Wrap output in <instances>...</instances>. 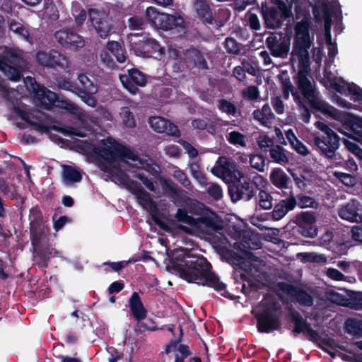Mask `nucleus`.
Instances as JSON below:
<instances>
[{
  "label": "nucleus",
  "instance_id": "20",
  "mask_svg": "<svg viewBox=\"0 0 362 362\" xmlns=\"http://www.w3.org/2000/svg\"><path fill=\"white\" fill-rule=\"evenodd\" d=\"M133 37L134 35L131 34L129 38L132 43V47L136 55L146 57L152 53L158 52L160 54L163 53V48L154 39L144 38L141 41V44H137L136 42H133Z\"/></svg>",
  "mask_w": 362,
  "mask_h": 362
},
{
  "label": "nucleus",
  "instance_id": "55",
  "mask_svg": "<svg viewBox=\"0 0 362 362\" xmlns=\"http://www.w3.org/2000/svg\"><path fill=\"white\" fill-rule=\"evenodd\" d=\"M37 62L44 66H52L51 61V51L49 52H38L36 55Z\"/></svg>",
  "mask_w": 362,
  "mask_h": 362
},
{
  "label": "nucleus",
  "instance_id": "15",
  "mask_svg": "<svg viewBox=\"0 0 362 362\" xmlns=\"http://www.w3.org/2000/svg\"><path fill=\"white\" fill-rule=\"evenodd\" d=\"M312 22L309 17H305L296 23L294 26V38L293 45H312L314 35L310 34Z\"/></svg>",
  "mask_w": 362,
  "mask_h": 362
},
{
  "label": "nucleus",
  "instance_id": "8",
  "mask_svg": "<svg viewBox=\"0 0 362 362\" xmlns=\"http://www.w3.org/2000/svg\"><path fill=\"white\" fill-rule=\"evenodd\" d=\"M145 14L149 23L158 29L171 30L182 27L184 23L182 18L178 14L170 15L160 13L153 6L148 7Z\"/></svg>",
  "mask_w": 362,
  "mask_h": 362
},
{
  "label": "nucleus",
  "instance_id": "29",
  "mask_svg": "<svg viewBox=\"0 0 362 362\" xmlns=\"http://www.w3.org/2000/svg\"><path fill=\"white\" fill-rule=\"evenodd\" d=\"M282 289L288 295L294 296L300 303L304 305L310 306L313 304V298L310 295L303 291L298 289L290 285H284Z\"/></svg>",
  "mask_w": 362,
  "mask_h": 362
},
{
  "label": "nucleus",
  "instance_id": "11",
  "mask_svg": "<svg viewBox=\"0 0 362 362\" xmlns=\"http://www.w3.org/2000/svg\"><path fill=\"white\" fill-rule=\"evenodd\" d=\"M211 172L225 182H241V178L243 177V173L238 168L236 164L224 156L218 158Z\"/></svg>",
  "mask_w": 362,
  "mask_h": 362
},
{
  "label": "nucleus",
  "instance_id": "23",
  "mask_svg": "<svg viewBox=\"0 0 362 362\" xmlns=\"http://www.w3.org/2000/svg\"><path fill=\"white\" fill-rule=\"evenodd\" d=\"M30 236L33 244H37L40 239L41 233L45 232L44 227H41L40 221L42 219L41 213L35 209L30 210Z\"/></svg>",
  "mask_w": 362,
  "mask_h": 362
},
{
  "label": "nucleus",
  "instance_id": "52",
  "mask_svg": "<svg viewBox=\"0 0 362 362\" xmlns=\"http://www.w3.org/2000/svg\"><path fill=\"white\" fill-rule=\"evenodd\" d=\"M228 141L233 145H239L242 147L246 146L245 136L238 132L233 131L228 134Z\"/></svg>",
  "mask_w": 362,
  "mask_h": 362
},
{
  "label": "nucleus",
  "instance_id": "51",
  "mask_svg": "<svg viewBox=\"0 0 362 362\" xmlns=\"http://www.w3.org/2000/svg\"><path fill=\"white\" fill-rule=\"evenodd\" d=\"M172 175L173 177L175 180H177L185 187L187 189L191 188L192 186L190 181L187 178L186 174L182 170L177 168V167H173V173Z\"/></svg>",
  "mask_w": 362,
  "mask_h": 362
},
{
  "label": "nucleus",
  "instance_id": "36",
  "mask_svg": "<svg viewBox=\"0 0 362 362\" xmlns=\"http://www.w3.org/2000/svg\"><path fill=\"white\" fill-rule=\"evenodd\" d=\"M71 13L78 25L83 24L87 18L86 11L82 8L78 2H73L71 5Z\"/></svg>",
  "mask_w": 362,
  "mask_h": 362
},
{
  "label": "nucleus",
  "instance_id": "40",
  "mask_svg": "<svg viewBox=\"0 0 362 362\" xmlns=\"http://www.w3.org/2000/svg\"><path fill=\"white\" fill-rule=\"evenodd\" d=\"M0 71H1L11 81H17L21 78L20 71L14 67H12L0 60Z\"/></svg>",
  "mask_w": 362,
  "mask_h": 362
},
{
  "label": "nucleus",
  "instance_id": "16",
  "mask_svg": "<svg viewBox=\"0 0 362 362\" xmlns=\"http://www.w3.org/2000/svg\"><path fill=\"white\" fill-rule=\"evenodd\" d=\"M57 41L63 47L71 50L76 51L85 45L81 36L69 30H59L54 33Z\"/></svg>",
  "mask_w": 362,
  "mask_h": 362
},
{
  "label": "nucleus",
  "instance_id": "24",
  "mask_svg": "<svg viewBox=\"0 0 362 362\" xmlns=\"http://www.w3.org/2000/svg\"><path fill=\"white\" fill-rule=\"evenodd\" d=\"M297 205L296 198L291 195L286 199L278 203L272 211V216L274 220H280L289 211L293 210Z\"/></svg>",
  "mask_w": 362,
  "mask_h": 362
},
{
  "label": "nucleus",
  "instance_id": "31",
  "mask_svg": "<svg viewBox=\"0 0 362 362\" xmlns=\"http://www.w3.org/2000/svg\"><path fill=\"white\" fill-rule=\"evenodd\" d=\"M133 193L136 195L139 203L146 210L153 212L156 209V205L152 201L150 194L143 189L135 187L132 189Z\"/></svg>",
  "mask_w": 362,
  "mask_h": 362
},
{
  "label": "nucleus",
  "instance_id": "45",
  "mask_svg": "<svg viewBox=\"0 0 362 362\" xmlns=\"http://www.w3.org/2000/svg\"><path fill=\"white\" fill-rule=\"evenodd\" d=\"M11 31L21 35L25 40L32 43L29 31L19 22H11L9 25Z\"/></svg>",
  "mask_w": 362,
  "mask_h": 362
},
{
  "label": "nucleus",
  "instance_id": "26",
  "mask_svg": "<svg viewBox=\"0 0 362 362\" xmlns=\"http://www.w3.org/2000/svg\"><path fill=\"white\" fill-rule=\"evenodd\" d=\"M267 43L273 56L281 58L287 57L289 45L286 42H278L275 37H269Z\"/></svg>",
  "mask_w": 362,
  "mask_h": 362
},
{
  "label": "nucleus",
  "instance_id": "44",
  "mask_svg": "<svg viewBox=\"0 0 362 362\" xmlns=\"http://www.w3.org/2000/svg\"><path fill=\"white\" fill-rule=\"evenodd\" d=\"M119 115L122 119V124L125 127L133 128L135 127V120L129 107H122L119 112Z\"/></svg>",
  "mask_w": 362,
  "mask_h": 362
},
{
  "label": "nucleus",
  "instance_id": "47",
  "mask_svg": "<svg viewBox=\"0 0 362 362\" xmlns=\"http://www.w3.org/2000/svg\"><path fill=\"white\" fill-rule=\"evenodd\" d=\"M326 274L334 281H344L349 283L356 282L355 278L345 276L341 272L334 268H329L326 272Z\"/></svg>",
  "mask_w": 362,
  "mask_h": 362
},
{
  "label": "nucleus",
  "instance_id": "19",
  "mask_svg": "<svg viewBox=\"0 0 362 362\" xmlns=\"http://www.w3.org/2000/svg\"><path fill=\"white\" fill-rule=\"evenodd\" d=\"M314 141L321 153L328 158H333L339 146V139L337 134L326 135L322 138L315 136Z\"/></svg>",
  "mask_w": 362,
  "mask_h": 362
},
{
  "label": "nucleus",
  "instance_id": "59",
  "mask_svg": "<svg viewBox=\"0 0 362 362\" xmlns=\"http://www.w3.org/2000/svg\"><path fill=\"white\" fill-rule=\"evenodd\" d=\"M327 298L332 303H334L337 305H345L346 299L342 295H340L339 293L334 292V291H329L327 293Z\"/></svg>",
  "mask_w": 362,
  "mask_h": 362
},
{
  "label": "nucleus",
  "instance_id": "53",
  "mask_svg": "<svg viewBox=\"0 0 362 362\" xmlns=\"http://www.w3.org/2000/svg\"><path fill=\"white\" fill-rule=\"evenodd\" d=\"M264 158L260 155H252L250 156V163L252 168L258 171H263L264 167Z\"/></svg>",
  "mask_w": 362,
  "mask_h": 362
},
{
  "label": "nucleus",
  "instance_id": "12",
  "mask_svg": "<svg viewBox=\"0 0 362 362\" xmlns=\"http://www.w3.org/2000/svg\"><path fill=\"white\" fill-rule=\"evenodd\" d=\"M312 45H293L290 62L295 71H310L309 49Z\"/></svg>",
  "mask_w": 362,
  "mask_h": 362
},
{
  "label": "nucleus",
  "instance_id": "4",
  "mask_svg": "<svg viewBox=\"0 0 362 362\" xmlns=\"http://www.w3.org/2000/svg\"><path fill=\"white\" fill-rule=\"evenodd\" d=\"M297 81L299 89L308 100L310 107L321 113L328 115L349 127L360 136L362 143V118L351 113L340 111L323 100L319 92L313 88L307 77L309 71L299 70Z\"/></svg>",
  "mask_w": 362,
  "mask_h": 362
},
{
  "label": "nucleus",
  "instance_id": "13",
  "mask_svg": "<svg viewBox=\"0 0 362 362\" xmlns=\"http://www.w3.org/2000/svg\"><path fill=\"white\" fill-rule=\"evenodd\" d=\"M129 303L131 311L137 321V327L139 331L144 332L145 330L154 329L153 326L149 325V324L152 323L151 320L144 321L146 317V310L137 293H134L132 295Z\"/></svg>",
  "mask_w": 362,
  "mask_h": 362
},
{
  "label": "nucleus",
  "instance_id": "25",
  "mask_svg": "<svg viewBox=\"0 0 362 362\" xmlns=\"http://www.w3.org/2000/svg\"><path fill=\"white\" fill-rule=\"evenodd\" d=\"M62 168V181L66 186H71L76 182H79L83 176V171L78 168L63 165Z\"/></svg>",
  "mask_w": 362,
  "mask_h": 362
},
{
  "label": "nucleus",
  "instance_id": "2",
  "mask_svg": "<svg viewBox=\"0 0 362 362\" xmlns=\"http://www.w3.org/2000/svg\"><path fill=\"white\" fill-rule=\"evenodd\" d=\"M58 106L74 115L77 119L78 127H47L46 125V115L37 110H30L21 107L18 109L17 112L19 117L33 127L35 130L45 134L57 144L62 142V139L57 133H60L65 136L85 137L90 132L93 126L97 124V119L93 115L81 110L76 105L69 100H58Z\"/></svg>",
  "mask_w": 362,
  "mask_h": 362
},
{
  "label": "nucleus",
  "instance_id": "10",
  "mask_svg": "<svg viewBox=\"0 0 362 362\" xmlns=\"http://www.w3.org/2000/svg\"><path fill=\"white\" fill-rule=\"evenodd\" d=\"M27 89L33 92V100L37 106L49 110L57 100V95L37 84L34 78L27 76L24 80Z\"/></svg>",
  "mask_w": 362,
  "mask_h": 362
},
{
  "label": "nucleus",
  "instance_id": "46",
  "mask_svg": "<svg viewBox=\"0 0 362 362\" xmlns=\"http://www.w3.org/2000/svg\"><path fill=\"white\" fill-rule=\"evenodd\" d=\"M298 257L301 259L303 262H325L326 257L322 255H317L314 252H301L298 254Z\"/></svg>",
  "mask_w": 362,
  "mask_h": 362
},
{
  "label": "nucleus",
  "instance_id": "57",
  "mask_svg": "<svg viewBox=\"0 0 362 362\" xmlns=\"http://www.w3.org/2000/svg\"><path fill=\"white\" fill-rule=\"evenodd\" d=\"M57 85L60 89L68 90L75 94H76L80 89L71 82L63 78H58L57 80Z\"/></svg>",
  "mask_w": 362,
  "mask_h": 362
},
{
  "label": "nucleus",
  "instance_id": "18",
  "mask_svg": "<svg viewBox=\"0 0 362 362\" xmlns=\"http://www.w3.org/2000/svg\"><path fill=\"white\" fill-rule=\"evenodd\" d=\"M119 80L127 90L135 94L138 89L134 86H144L146 82L145 75L136 69L128 70V74H120Z\"/></svg>",
  "mask_w": 362,
  "mask_h": 362
},
{
  "label": "nucleus",
  "instance_id": "3",
  "mask_svg": "<svg viewBox=\"0 0 362 362\" xmlns=\"http://www.w3.org/2000/svg\"><path fill=\"white\" fill-rule=\"evenodd\" d=\"M172 268L180 276L189 283L212 287L222 291L225 285L211 271L209 262L202 257L194 256L185 248H177L170 255Z\"/></svg>",
  "mask_w": 362,
  "mask_h": 362
},
{
  "label": "nucleus",
  "instance_id": "28",
  "mask_svg": "<svg viewBox=\"0 0 362 362\" xmlns=\"http://www.w3.org/2000/svg\"><path fill=\"white\" fill-rule=\"evenodd\" d=\"M253 116L257 121L265 127H269L274 119V115L269 104H265L262 109L255 110Z\"/></svg>",
  "mask_w": 362,
  "mask_h": 362
},
{
  "label": "nucleus",
  "instance_id": "7",
  "mask_svg": "<svg viewBox=\"0 0 362 362\" xmlns=\"http://www.w3.org/2000/svg\"><path fill=\"white\" fill-rule=\"evenodd\" d=\"M262 306H266L262 313H258L255 308L252 313L257 319V328L260 332L269 333L273 330L279 329L281 322L279 317L273 314V311L279 309V306L272 299L266 298L262 301Z\"/></svg>",
  "mask_w": 362,
  "mask_h": 362
},
{
  "label": "nucleus",
  "instance_id": "9",
  "mask_svg": "<svg viewBox=\"0 0 362 362\" xmlns=\"http://www.w3.org/2000/svg\"><path fill=\"white\" fill-rule=\"evenodd\" d=\"M262 11L265 23L270 28H279L282 21L289 16L286 4L280 0H276L271 5L267 2L262 3Z\"/></svg>",
  "mask_w": 362,
  "mask_h": 362
},
{
  "label": "nucleus",
  "instance_id": "30",
  "mask_svg": "<svg viewBox=\"0 0 362 362\" xmlns=\"http://www.w3.org/2000/svg\"><path fill=\"white\" fill-rule=\"evenodd\" d=\"M293 320L295 322L294 332L303 333L306 337L316 339L318 337L317 333L313 330L302 318L298 315L293 314Z\"/></svg>",
  "mask_w": 362,
  "mask_h": 362
},
{
  "label": "nucleus",
  "instance_id": "27",
  "mask_svg": "<svg viewBox=\"0 0 362 362\" xmlns=\"http://www.w3.org/2000/svg\"><path fill=\"white\" fill-rule=\"evenodd\" d=\"M272 183L279 189H286L290 183V178L280 168H273L270 173Z\"/></svg>",
  "mask_w": 362,
  "mask_h": 362
},
{
  "label": "nucleus",
  "instance_id": "41",
  "mask_svg": "<svg viewBox=\"0 0 362 362\" xmlns=\"http://www.w3.org/2000/svg\"><path fill=\"white\" fill-rule=\"evenodd\" d=\"M238 185V190L240 192V196L238 197V199L246 198L247 199H250L253 196L252 189H251L250 183L244 178H241V182L238 181H235Z\"/></svg>",
  "mask_w": 362,
  "mask_h": 362
},
{
  "label": "nucleus",
  "instance_id": "54",
  "mask_svg": "<svg viewBox=\"0 0 362 362\" xmlns=\"http://www.w3.org/2000/svg\"><path fill=\"white\" fill-rule=\"evenodd\" d=\"M317 228L315 226H305L301 228H298V232L301 235L310 238H314L317 235Z\"/></svg>",
  "mask_w": 362,
  "mask_h": 362
},
{
  "label": "nucleus",
  "instance_id": "61",
  "mask_svg": "<svg viewBox=\"0 0 362 362\" xmlns=\"http://www.w3.org/2000/svg\"><path fill=\"white\" fill-rule=\"evenodd\" d=\"M257 144L261 149L272 146L273 140L267 134H262L257 139Z\"/></svg>",
  "mask_w": 362,
  "mask_h": 362
},
{
  "label": "nucleus",
  "instance_id": "49",
  "mask_svg": "<svg viewBox=\"0 0 362 362\" xmlns=\"http://www.w3.org/2000/svg\"><path fill=\"white\" fill-rule=\"evenodd\" d=\"M159 185L161 187L163 193L169 196L177 194V189L175 185L170 180L160 178Z\"/></svg>",
  "mask_w": 362,
  "mask_h": 362
},
{
  "label": "nucleus",
  "instance_id": "35",
  "mask_svg": "<svg viewBox=\"0 0 362 362\" xmlns=\"http://www.w3.org/2000/svg\"><path fill=\"white\" fill-rule=\"evenodd\" d=\"M107 49L115 56L119 63L125 62L126 55L120 44L116 41H110L107 43Z\"/></svg>",
  "mask_w": 362,
  "mask_h": 362
},
{
  "label": "nucleus",
  "instance_id": "33",
  "mask_svg": "<svg viewBox=\"0 0 362 362\" xmlns=\"http://www.w3.org/2000/svg\"><path fill=\"white\" fill-rule=\"evenodd\" d=\"M269 156L272 160L281 165H285L289 162L286 150L281 146L276 145L269 150Z\"/></svg>",
  "mask_w": 362,
  "mask_h": 362
},
{
  "label": "nucleus",
  "instance_id": "14",
  "mask_svg": "<svg viewBox=\"0 0 362 362\" xmlns=\"http://www.w3.org/2000/svg\"><path fill=\"white\" fill-rule=\"evenodd\" d=\"M90 21L97 33L102 38H106L110 32L112 25L108 15L98 9L89 10Z\"/></svg>",
  "mask_w": 362,
  "mask_h": 362
},
{
  "label": "nucleus",
  "instance_id": "6",
  "mask_svg": "<svg viewBox=\"0 0 362 362\" xmlns=\"http://www.w3.org/2000/svg\"><path fill=\"white\" fill-rule=\"evenodd\" d=\"M315 18L318 22H325V38L327 45L329 57H334L337 54V45L332 42L331 25L332 16L340 18L341 16V6L338 0H332L329 4L327 0H318L313 7Z\"/></svg>",
  "mask_w": 362,
  "mask_h": 362
},
{
  "label": "nucleus",
  "instance_id": "62",
  "mask_svg": "<svg viewBox=\"0 0 362 362\" xmlns=\"http://www.w3.org/2000/svg\"><path fill=\"white\" fill-rule=\"evenodd\" d=\"M252 182L256 186V187L259 189V192L262 190H265L268 185L267 180L262 175L256 174L252 178Z\"/></svg>",
  "mask_w": 362,
  "mask_h": 362
},
{
  "label": "nucleus",
  "instance_id": "60",
  "mask_svg": "<svg viewBox=\"0 0 362 362\" xmlns=\"http://www.w3.org/2000/svg\"><path fill=\"white\" fill-rule=\"evenodd\" d=\"M208 193L216 200H218L223 197V190L221 187L218 185L214 183H211L209 187Z\"/></svg>",
  "mask_w": 362,
  "mask_h": 362
},
{
  "label": "nucleus",
  "instance_id": "50",
  "mask_svg": "<svg viewBox=\"0 0 362 362\" xmlns=\"http://www.w3.org/2000/svg\"><path fill=\"white\" fill-rule=\"evenodd\" d=\"M297 205L303 208H313L316 209L318 206V203L313 198L306 195H300L298 197Z\"/></svg>",
  "mask_w": 362,
  "mask_h": 362
},
{
  "label": "nucleus",
  "instance_id": "58",
  "mask_svg": "<svg viewBox=\"0 0 362 362\" xmlns=\"http://www.w3.org/2000/svg\"><path fill=\"white\" fill-rule=\"evenodd\" d=\"M219 108L222 112L233 116L235 115L237 110L235 106L233 103L223 100L220 101Z\"/></svg>",
  "mask_w": 362,
  "mask_h": 362
},
{
  "label": "nucleus",
  "instance_id": "56",
  "mask_svg": "<svg viewBox=\"0 0 362 362\" xmlns=\"http://www.w3.org/2000/svg\"><path fill=\"white\" fill-rule=\"evenodd\" d=\"M76 95L89 107H94L96 106V100L93 96H92L93 94L82 91L79 89Z\"/></svg>",
  "mask_w": 362,
  "mask_h": 362
},
{
  "label": "nucleus",
  "instance_id": "5",
  "mask_svg": "<svg viewBox=\"0 0 362 362\" xmlns=\"http://www.w3.org/2000/svg\"><path fill=\"white\" fill-rule=\"evenodd\" d=\"M185 207L178 208L175 218L179 221L187 224L189 226H180L179 228L185 233L208 238L214 232L222 228L219 217L211 211L204 210L201 217L194 218L190 214H196L195 208H200L202 204L199 202L186 198Z\"/></svg>",
  "mask_w": 362,
  "mask_h": 362
},
{
  "label": "nucleus",
  "instance_id": "48",
  "mask_svg": "<svg viewBox=\"0 0 362 362\" xmlns=\"http://www.w3.org/2000/svg\"><path fill=\"white\" fill-rule=\"evenodd\" d=\"M257 199L259 205L262 209H270L272 207V197L265 190H262L259 192Z\"/></svg>",
  "mask_w": 362,
  "mask_h": 362
},
{
  "label": "nucleus",
  "instance_id": "22",
  "mask_svg": "<svg viewBox=\"0 0 362 362\" xmlns=\"http://www.w3.org/2000/svg\"><path fill=\"white\" fill-rule=\"evenodd\" d=\"M148 123L152 129L158 133H165L168 135L179 136L177 127L161 117H151Z\"/></svg>",
  "mask_w": 362,
  "mask_h": 362
},
{
  "label": "nucleus",
  "instance_id": "21",
  "mask_svg": "<svg viewBox=\"0 0 362 362\" xmlns=\"http://www.w3.org/2000/svg\"><path fill=\"white\" fill-rule=\"evenodd\" d=\"M341 218L349 222H362V204L356 200H351L341 206L338 210Z\"/></svg>",
  "mask_w": 362,
  "mask_h": 362
},
{
  "label": "nucleus",
  "instance_id": "42",
  "mask_svg": "<svg viewBox=\"0 0 362 362\" xmlns=\"http://www.w3.org/2000/svg\"><path fill=\"white\" fill-rule=\"evenodd\" d=\"M51 67L58 66L61 68L66 69L69 66V61L66 57L56 50H51Z\"/></svg>",
  "mask_w": 362,
  "mask_h": 362
},
{
  "label": "nucleus",
  "instance_id": "1",
  "mask_svg": "<svg viewBox=\"0 0 362 362\" xmlns=\"http://www.w3.org/2000/svg\"><path fill=\"white\" fill-rule=\"evenodd\" d=\"M81 148L83 153L100 158V169L115 183L127 188L131 187L132 182L126 170L133 173L134 168L144 169L152 175L158 171V166L151 158L148 156L139 158L130 148L111 137L102 139L97 146L83 142Z\"/></svg>",
  "mask_w": 362,
  "mask_h": 362
},
{
  "label": "nucleus",
  "instance_id": "17",
  "mask_svg": "<svg viewBox=\"0 0 362 362\" xmlns=\"http://www.w3.org/2000/svg\"><path fill=\"white\" fill-rule=\"evenodd\" d=\"M325 75L328 77L331 81L332 88L341 94L345 93L348 90L351 99L354 102L362 103V88L354 83H346L344 81H334V77L328 76L327 68H325Z\"/></svg>",
  "mask_w": 362,
  "mask_h": 362
},
{
  "label": "nucleus",
  "instance_id": "37",
  "mask_svg": "<svg viewBox=\"0 0 362 362\" xmlns=\"http://www.w3.org/2000/svg\"><path fill=\"white\" fill-rule=\"evenodd\" d=\"M296 223L298 228L305 226H313L316 221V218L313 212H301L296 216Z\"/></svg>",
  "mask_w": 362,
  "mask_h": 362
},
{
  "label": "nucleus",
  "instance_id": "63",
  "mask_svg": "<svg viewBox=\"0 0 362 362\" xmlns=\"http://www.w3.org/2000/svg\"><path fill=\"white\" fill-rule=\"evenodd\" d=\"M129 27L132 30H140L144 28V23L141 18L132 17L129 19Z\"/></svg>",
  "mask_w": 362,
  "mask_h": 362
},
{
  "label": "nucleus",
  "instance_id": "32",
  "mask_svg": "<svg viewBox=\"0 0 362 362\" xmlns=\"http://www.w3.org/2000/svg\"><path fill=\"white\" fill-rule=\"evenodd\" d=\"M182 332V329H180V334L179 339L175 341H171L165 348V352L166 354H169L171 351L175 352V355L176 354H178V356L182 358H186L188 356L190 355V351L189 350V348L187 346L184 344H178L181 339Z\"/></svg>",
  "mask_w": 362,
  "mask_h": 362
},
{
  "label": "nucleus",
  "instance_id": "38",
  "mask_svg": "<svg viewBox=\"0 0 362 362\" xmlns=\"http://www.w3.org/2000/svg\"><path fill=\"white\" fill-rule=\"evenodd\" d=\"M189 168L192 176L199 183V185L202 186H206L207 185V180L201 170L199 165L196 162H192L189 164Z\"/></svg>",
  "mask_w": 362,
  "mask_h": 362
},
{
  "label": "nucleus",
  "instance_id": "43",
  "mask_svg": "<svg viewBox=\"0 0 362 362\" xmlns=\"http://www.w3.org/2000/svg\"><path fill=\"white\" fill-rule=\"evenodd\" d=\"M78 79L82 86V91H85L90 94H95L97 93L98 87L90 81L86 75L81 74L78 75Z\"/></svg>",
  "mask_w": 362,
  "mask_h": 362
},
{
  "label": "nucleus",
  "instance_id": "34",
  "mask_svg": "<svg viewBox=\"0 0 362 362\" xmlns=\"http://www.w3.org/2000/svg\"><path fill=\"white\" fill-rule=\"evenodd\" d=\"M196 10L198 16L204 23H211L212 13L210 11L209 5L202 1H199L195 4Z\"/></svg>",
  "mask_w": 362,
  "mask_h": 362
},
{
  "label": "nucleus",
  "instance_id": "64",
  "mask_svg": "<svg viewBox=\"0 0 362 362\" xmlns=\"http://www.w3.org/2000/svg\"><path fill=\"white\" fill-rule=\"evenodd\" d=\"M225 47L230 53H238L239 51V45L235 40L231 37H227L225 41Z\"/></svg>",
  "mask_w": 362,
  "mask_h": 362
},
{
  "label": "nucleus",
  "instance_id": "39",
  "mask_svg": "<svg viewBox=\"0 0 362 362\" xmlns=\"http://www.w3.org/2000/svg\"><path fill=\"white\" fill-rule=\"evenodd\" d=\"M345 328L348 333L357 337H362V321L349 319L345 322Z\"/></svg>",
  "mask_w": 362,
  "mask_h": 362
}]
</instances>
